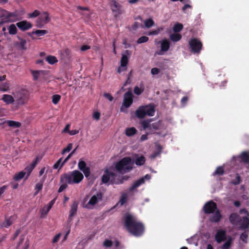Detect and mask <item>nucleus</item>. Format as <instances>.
I'll list each match as a JSON object with an SVG mask.
<instances>
[{
	"instance_id": "6ab92c4d",
	"label": "nucleus",
	"mask_w": 249,
	"mask_h": 249,
	"mask_svg": "<svg viewBox=\"0 0 249 249\" xmlns=\"http://www.w3.org/2000/svg\"><path fill=\"white\" fill-rule=\"evenodd\" d=\"M229 221L231 224L236 225L241 222V219L239 215L236 213H233L229 216Z\"/></svg>"
},
{
	"instance_id": "0e129e2a",
	"label": "nucleus",
	"mask_w": 249,
	"mask_h": 249,
	"mask_svg": "<svg viewBox=\"0 0 249 249\" xmlns=\"http://www.w3.org/2000/svg\"><path fill=\"white\" fill-rule=\"evenodd\" d=\"M104 96L109 101H112L113 99V98L112 96V95L108 93H105L104 94Z\"/></svg>"
},
{
	"instance_id": "f03ea898",
	"label": "nucleus",
	"mask_w": 249,
	"mask_h": 249,
	"mask_svg": "<svg viewBox=\"0 0 249 249\" xmlns=\"http://www.w3.org/2000/svg\"><path fill=\"white\" fill-rule=\"evenodd\" d=\"M118 177L117 174L110 171L108 168L104 170V173L102 177V182L103 183L106 184L110 181L111 184H120L124 183V180H127V178L124 176Z\"/></svg>"
},
{
	"instance_id": "4d7b16f0",
	"label": "nucleus",
	"mask_w": 249,
	"mask_h": 249,
	"mask_svg": "<svg viewBox=\"0 0 249 249\" xmlns=\"http://www.w3.org/2000/svg\"><path fill=\"white\" fill-rule=\"evenodd\" d=\"M141 124L144 129H146L149 128L150 126V124L149 122L147 120H144L142 122Z\"/></svg>"
},
{
	"instance_id": "9b49d317",
	"label": "nucleus",
	"mask_w": 249,
	"mask_h": 249,
	"mask_svg": "<svg viewBox=\"0 0 249 249\" xmlns=\"http://www.w3.org/2000/svg\"><path fill=\"white\" fill-rule=\"evenodd\" d=\"M151 176L149 174H146L144 177L139 178V179L135 181L132 185L128 189L129 192H132L134 189L139 187L140 185L143 184L145 182V180H149L151 178Z\"/></svg>"
},
{
	"instance_id": "f3484780",
	"label": "nucleus",
	"mask_w": 249,
	"mask_h": 249,
	"mask_svg": "<svg viewBox=\"0 0 249 249\" xmlns=\"http://www.w3.org/2000/svg\"><path fill=\"white\" fill-rule=\"evenodd\" d=\"M170 46V42L166 39H163L161 41L160 51L159 52H157L156 53V54H157L158 55H162L163 54L162 52L167 51L169 49Z\"/></svg>"
},
{
	"instance_id": "e433bc0d",
	"label": "nucleus",
	"mask_w": 249,
	"mask_h": 249,
	"mask_svg": "<svg viewBox=\"0 0 249 249\" xmlns=\"http://www.w3.org/2000/svg\"><path fill=\"white\" fill-rule=\"evenodd\" d=\"M181 37V35L179 34H172L170 36L171 40L174 42L178 41Z\"/></svg>"
},
{
	"instance_id": "72a5a7b5",
	"label": "nucleus",
	"mask_w": 249,
	"mask_h": 249,
	"mask_svg": "<svg viewBox=\"0 0 249 249\" xmlns=\"http://www.w3.org/2000/svg\"><path fill=\"white\" fill-rule=\"evenodd\" d=\"M26 174V172L21 171L18 173L16 174L14 177V179L15 181H19L24 178Z\"/></svg>"
},
{
	"instance_id": "423d86ee",
	"label": "nucleus",
	"mask_w": 249,
	"mask_h": 249,
	"mask_svg": "<svg viewBox=\"0 0 249 249\" xmlns=\"http://www.w3.org/2000/svg\"><path fill=\"white\" fill-rule=\"evenodd\" d=\"M29 93L26 90L21 89L18 91L15 95L17 104L23 105L26 104L29 100Z\"/></svg>"
},
{
	"instance_id": "5701e85b",
	"label": "nucleus",
	"mask_w": 249,
	"mask_h": 249,
	"mask_svg": "<svg viewBox=\"0 0 249 249\" xmlns=\"http://www.w3.org/2000/svg\"><path fill=\"white\" fill-rule=\"evenodd\" d=\"M1 100L6 104H12L15 101L13 96L9 94L3 95Z\"/></svg>"
},
{
	"instance_id": "c03bdc74",
	"label": "nucleus",
	"mask_w": 249,
	"mask_h": 249,
	"mask_svg": "<svg viewBox=\"0 0 249 249\" xmlns=\"http://www.w3.org/2000/svg\"><path fill=\"white\" fill-rule=\"evenodd\" d=\"M163 28L162 27H160L157 30H152L148 32V36H152V35H158L160 32L163 31Z\"/></svg>"
},
{
	"instance_id": "a878e982",
	"label": "nucleus",
	"mask_w": 249,
	"mask_h": 249,
	"mask_svg": "<svg viewBox=\"0 0 249 249\" xmlns=\"http://www.w3.org/2000/svg\"><path fill=\"white\" fill-rule=\"evenodd\" d=\"M31 72L33 76L34 80L36 81L37 80L40 74L41 73L44 74L45 72V71L43 70H31Z\"/></svg>"
},
{
	"instance_id": "cd10ccee",
	"label": "nucleus",
	"mask_w": 249,
	"mask_h": 249,
	"mask_svg": "<svg viewBox=\"0 0 249 249\" xmlns=\"http://www.w3.org/2000/svg\"><path fill=\"white\" fill-rule=\"evenodd\" d=\"M18 38L20 41L19 42L17 43V45L22 50H25L27 49L26 46L27 44V41L25 39L22 38L19 36L18 37Z\"/></svg>"
},
{
	"instance_id": "393cba45",
	"label": "nucleus",
	"mask_w": 249,
	"mask_h": 249,
	"mask_svg": "<svg viewBox=\"0 0 249 249\" xmlns=\"http://www.w3.org/2000/svg\"><path fill=\"white\" fill-rule=\"evenodd\" d=\"M137 130L134 127L127 128L125 129V134L128 137H131L136 134Z\"/></svg>"
},
{
	"instance_id": "a18cd8bd",
	"label": "nucleus",
	"mask_w": 249,
	"mask_h": 249,
	"mask_svg": "<svg viewBox=\"0 0 249 249\" xmlns=\"http://www.w3.org/2000/svg\"><path fill=\"white\" fill-rule=\"evenodd\" d=\"M40 12L37 10H35L33 13L28 14V18H35L40 15Z\"/></svg>"
},
{
	"instance_id": "5fc2aeb1",
	"label": "nucleus",
	"mask_w": 249,
	"mask_h": 249,
	"mask_svg": "<svg viewBox=\"0 0 249 249\" xmlns=\"http://www.w3.org/2000/svg\"><path fill=\"white\" fill-rule=\"evenodd\" d=\"M143 91V89L140 88L138 86H136L134 89V92L135 94L137 95H140L142 94V93Z\"/></svg>"
},
{
	"instance_id": "2f4dec72",
	"label": "nucleus",
	"mask_w": 249,
	"mask_h": 249,
	"mask_svg": "<svg viewBox=\"0 0 249 249\" xmlns=\"http://www.w3.org/2000/svg\"><path fill=\"white\" fill-rule=\"evenodd\" d=\"M224 169L223 166H218L215 171L213 173V176H222L224 174Z\"/></svg>"
},
{
	"instance_id": "c756f323",
	"label": "nucleus",
	"mask_w": 249,
	"mask_h": 249,
	"mask_svg": "<svg viewBox=\"0 0 249 249\" xmlns=\"http://www.w3.org/2000/svg\"><path fill=\"white\" fill-rule=\"evenodd\" d=\"M128 57L125 54H123L121 59V66L122 67H126L128 64Z\"/></svg>"
},
{
	"instance_id": "b1692460",
	"label": "nucleus",
	"mask_w": 249,
	"mask_h": 249,
	"mask_svg": "<svg viewBox=\"0 0 249 249\" xmlns=\"http://www.w3.org/2000/svg\"><path fill=\"white\" fill-rule=\"evenodd\" d=\"M249 227V218L247 216H244L242 219L241 228L242 229L245 230Z\"/></svg>"
},
{
	"instance_id": "4468645a",
	"label": "nucleus",
	"mask_w": 249,
	"mask_h": 249,
	"mask_svg": "<svg viewBox=\"0 0 249 249\" xmlns=\"http://www.w3.org/2000/svg\"><path fill=\"white\" fill-rule=\"evenodd\" d=\"M78 169L82 171L86 178H88L90 174V168L87 166L86 163L82 159H80L78 163Z\"/></svg>"
},
{
	"instance_id": "6e6552de",
	"label": "nucleus",
	"mask_w": 249,
	"mask_h": 249,
	"mask_svg": "<svg viewBox=\"0 0 249 249\" xmlns=\"http://www.w3.org/2000/svg\"><path fill=\"white\" fill-rule=\"evenodd\" d=\"M51 20L50 15L48 12H43L40 14L36 21V26L38 28H42L45 24Z\"/></svg>"
},
{
	"instance_id": "13d9d810",
	"label": "nucleus",
	"mask_w": 249,
	"mask_h": 249,
	"mask_svg": "<svg viewBox=\"0 0 249 249\" xmlns=\"http://www.w3.org/2000/svg\"><path fill=\"white\" fill-rule=\"evenodd\" d=\"M142 27V25L141 23L138 22H135L133 25L132 26V28L134 30H136L138 28Z\"/></svg>"
},
{
	"instance_id": "bb28decb",
	"label": "nucleus",
	"mask_w": 249,
	"mask_h": 249,
	"mask_svg": "<svg viewBox=\"0 0 249 249\" xmlns=\"http://www.w3.org/2000/svg\"><path fill=\"white\" fill-rule=\"evenodd\" d=\"M16 24H12L7 28L8 30V34L11 35H15L17 33L18 29L17 28Z\"/></svg>"
},
{
	"instance_id": "79ce46f5",
	"label": "nucleus",
	"mask_w": 249,
	"mask_h": 249,
	"mask_svg": "<svg viewBox=\"0 0 249 249\" xmlns=\"http://www.w3.org/2000/svg\"><path fill=\"white\" fill-rule=\"evenodd\" d=\"M240 158L244 162L247 163L249 162V155L246 152H242Z\"/></svg>"
},
{
	"instance_id": "dca6fc26",
	"label": "nucleus",
	"mask_w": 249,
	"mask_h": 249,
	"mask_svg": "<svg viewBox=\"0 0 249 249\" xmlns=\"http://www.w3.org/2000/svg\"><path fill=\"white\" fill-rule=\"evenodd\" d=\"M133 95L130 91H128L124 95L123 106L125 108L129 107L133 103Z\"/></svg>"
},
{
	"instance_id": "1a4fd4ad",
	"label": "nucleus",
	"mask_w": 249,
	"mask_h": 249,
	"mask_svg": "<svg viewBox=\"0 0 249 249\" xmlns=\"http://www.w3.org/2000/svg\"><path fill=\"white\" fill-rule=\"evenodd\" d=\"M16 12H10L4 11L2 15V21L3 22H13L18 20Z\"/></svg>"
},
{
	"instance_id": "4be33fe9",
	"label": "nucleus",
	"mask_w": 249,
	"mask_h": 249,
	"mask_svg": "<svg viewBox=\"0 0 249 249\" xmlns=\"http://www.w3.org/2000/svg\"><path fill=\"white\" fill-rule=\"evenodd\" d=\"M38 160V157H36L35 160L33 161V162L29 166H27L25 168V170L27 173V177H29L33 170L35 168L36 164H37V161Z\"/></svg>"
},
{
	"instance_id": "473e14b6",
	"label": "nucleus",
	"mask_w": 249,
	"mask_h": 249,
	"mask_svg": "<svg viewBox=\"0 0 249 249\" xmlns=\"http://www.w3.org/2000/svg\"><path fill=\"white\" fill-rule=\"evenodd\" d=\"M232 239L230 237L228 240L221 246V249H229L232 244Z\"/></svg>"
},
{
	"instance_id": "c85d7f7f",
	"label": "nucleus",
	"mask_w": 249,
	"mask_h": 249,
	"mask_svg": "<svg viewBox=\"0 0 249 249\" xmlns=\"http://www.w3.org/2000/svg\"><path fill=\"white\" fill-rule=\"evenodd\" d=\"M145 158L142 155L137 157L135 160V164L138 166L143 165L145 163Z\"/></svg>"
},
{
	"instance_id": "ddd939ff",
	"label": "nucleus",
	"mask_w": 249,
	"mask_h": 249,
	"mask_svg": "<svg viewBox=\"0 0 249 249\" xmlns=\"http://www.w3.org/2000/svg\"><path fill=\"white\" fill-rule=\"evenodd\" d=\"M103 194L101 192L98 193L96 195H94L90 198L89 201L86 206L88 209H91L90 206H94L97 204L99 201L102 200Z\"/></svg>"
},
{
	"instance_id": "8fccbe9b",
	"label": "nucleus",
	"mask_w": 249,
	"mask_h": 249,
	"mask_svg": "<svg viewBox=\"0 0 249 249\" xmlns=\"http://www.w3.org/2000/svg\"><path fill=\"white\" fill-rule=\"evenodd\" d=\"M51 209V208L47 205L45 206L41 210V216L46 215Z\"/></svg>"
},
{
	"instance_id": "ea45409f",
	"label": "nucleus",
	"mask_w": 249,
	"mask_h": 249,
	"mask_svg": "<svg viewBox=\"0 0 249 249\" xmlns=\"http://www.w3.org/2000/svg\"><path fill=\"white\" fill-rule=\"evenodd\" d=\"M127 200V195L126 193H124L122 195L120 200L119 203H120L121 205H124Z\"/></svg>"
},
{
	"instance_id": "bf43d9fd",
	"label": "nucleus",
	"mask_w": 249,
	"mask_h": 249,
	"mask_svg": "<svg viewBox=\"0 0 249 249\" xmlns=\"http://www.w3.org/2000/svg\"><path fill=\"white\" fill-rule=\"evenodd\" d=\"M60 236H61L60 233H59L57 234L56 235H55L52 240V242L53 243H55L57 242L58 241Z\"/></svg>"
},
{
	"instance_id": "603ef678",
	"label": "nucleus",
	"mask_w": 249,
	"mask_h": 249,
	"mask_svg": "<svg viewBox=\"0 0 249 249\" xmlns=\"http://www.w3.org/2000/svg\"><path fill=\"white\" fill-rule=\"evenodd\" d=\"M149 38L148 37L146 36H142L140 37L137 41V43L141 44L142 43H145L148 41Z\"/></svg>"
},
{
	"instance_id": "aec40b11",
	"label": "nucleus",
	"mask_w": 249,
	"mask_h": 249,
	"mask_svg": "<svg viewBox=\"0 0 249 249\" xmlns=\"http://www.w3.org/2000/svg\"><path fill=\"white\" fill-rule=\"evenodd\" d=\"M226 238V231L222 230H218L215 235V240L218 243L224 241Z\"/></svg>"
},
{
	"instance_id": "09e8293b",
	"label": "nucleus",
	"mask_w": 249,
	"mask_h": 249,
	"mask_svg": "<svg viewBox=\"0 0 249 249\" xmlns=\"http://www.w3.org/2000/svg\"><path fill=\"white\" fill-rule=\"evenodd\" d=\"M61 99V96L58 94H55L52 96V102L53 104H57Z\"/></svg>"
},
{
	"instance_id": "338daca9",
	"label": "nucleus",
	"mask_w": 249,
	"mask_h": 249,
	"mask_svg": "<svg viewBox=\"0 0 249 249\" xmlns=\"http://www.w3.org/2000/svg\"><path fill=\"white\" fill-rule=\"evenodd\" d=\"M70 124H67L66 125V126L64 128V129L63 130L62 132L63 133H69V132L70 131Z\"/></svg>"
},
{
	"instance_id": "3c124183",
	"label": "nucleus",
	"mask_w": 249,
	"mask_h": 249,
	"mask_svg": "<svg viewBox=\"0 0 249 249\" xmlns=\"http://www.w3.org/2000/svg\"><path fill=\"white\" fill-rule=\"evenodd\" d=\"M241 181V179L240 176L238 174H236L235 178L232 179L231 182L234 185H238L240 183Z\"/></svg>"
},
{
	"instance_id": "052dcab7",
	"label": "nucleus",
	"mask_w": 249,
	"mask_h": 249,
	"mask_svg": "<svg viewBox=\"0 0 249 249\" xmlns=\"http://www.w3.org/2000/svg\"><path fill=\"white\" fill-rule=\"evenodd\" d=\"M248 237V234L247 233L243 232L240 235V239L243 242H246V240Z\"/></svg>"
},
{
	"instance_id": "f704fd0d",
	"label": "nucleus",
	"mask_w": 249,
	"mask_h": 249,
	"mask_svg": "<svg viewBox=\"0 0 249 249\" xmlns=\"http://www.w3.org/2000/svg\"><path fill=\"white\" fill-rule=\"evenodd\" d=\"M62 175H61L60 176V182L62 183V184L61 185V186H60V187L58 190V193H61V192H63L68 187V182H65V181L63 182L62 181Z\"/></svg>"
},
{
	"instance_id": "774afa93",
	"label": "nucleus",
	"mask_w": 249,
	"mask_h": 249,
	"mask_svg": "<svg viewBox=\"0 0 249 249\" xmlns=\"http://www.w3.org/2000/svg\"><path fill=\"white\" fill-rule=\"evenodd\" d=\"M188 100V98L187 96L183 97L181 100V104L183 105H185L186 104V103L187 102Z\"/></svg>"
},
{
	"instance_id": "a19ab883",
	"label": "nucleus",
	"mask_w": 249,
	"mask_h": 249,
	"mask_svg": "<svg viewBox=\"0 0 249 249\" xmlns=\"http://www.w3.org/2000/svg\"><path fill=\"white\" fill-rule=\"evenodd\" d=\"M183 28V25L181 23H176L173 27V31L175 33H178L180 32Z\"/></svg>"
},
{
	"instance_id": "7c9ffc66",
	"label": "nucleus",
	"mask_w": 249,
	"mask_h": 249,
	"mask_svg": "<svg viewBox=\"0 0 249 249\" xmlns=\"http://www.w3.org/2000/svg\"><path fill=\"white\" fill-rule=\"evenodd\" d=\"M46 60L48 62L49 64L51 65H53L57 62L58 61L56 57L53 55H49L47 56V57L46 58Z\"/></svg>"
},
{
	"instance_id": "0eeeda50",
	"label": "nucleus",
	"mask_w": 249,
	"mask_h": 249,
	"mask_svg": "<svg viewBox=\"0 0 249 249\" xmlns=\"http://www.w3.org/2000/svg\"><path fill=\"white\" fill-rule=\"evenodd\" d=\"M189 45L191 52L194 53H199L202 48V43L196 38L191 39L189 41Z\"/></svg>"
},
{
	"instance_id": "864d4df0",
	"label": "nucleus",
	"mask_w": 249,
	"mask_h": 249,
	"mask_svg": "<svg viewBox=\"0 0 249 249\" xmlns=\"http://www.w3.org/2000/svg\"><path fill=\"white\" fill-rule=\"evenodd\" d=\"M72 148V143H69L67 145V146L63 149L62 152V154H64L65 153L69 152Z\"/></svg>"
},
{
	"instance_id": "2eb2a0df",
	"label": "nucleus",
	"mask_w": 249,
	"mask_h": 249,
	"mask_svg": "<svg viewBox=\"0 0 249 249\" xmlns=\"http://www.w3.org/2000/svg\"><path fill=\"white\" fill-rule=\"evenodd\" d=\"M16 26L20 30L25 32L31 29L33 27V24L31 22L24 20L17 22Z\"/></svg>"
},
{
	"instance_id": "f257e3e1",
	"label": "nucleus",
	"mask_w": 249,
	"mask_h": 249,
	"mask_svg": "<svg viewBox=\"0 0 249 249\" xmlns=\"http://www.w3.org/2000/svg\"><path fill=\"white\" fill-rule=\"evenodd\" d=\"M124 226L127 231L132 235L141 236L144 233L145 227L142 223L137 220L136 218L129 213L124 215Z\"/></svg>"
},
{
	"instance_id": "7ed1b4c3",
	"label": "nucleus",
	"mask_w": 249,
	"mask_h": 249,
	"mask_svg": "<svg viewBox=\"0 0 249 249\" xmlns=\"http://www.w3.org/2000/svg\"><path fill=\"white\" fill-rule=\"evenodd\" d=\"M84 178V176L79 171L74 170L62 175V181L67 182L69 184H78Z\"/></svg>"
},
{
	"instance_id": "20e7f679",
	"label": "nucleus",
	"mask_w": 249,
	"mask_h": 249,
	"mask_svg": "<svg viewBox=\"0 0 249 249\" xmlns=\"http://www.w3.org/2000/svg\"><path fill=\"white\" fill-rule=\"evenodd\" d=\"M155 110L154 106L151 104L146 106H140L136 110V115L139 119H142L146 115L153 116L155 114Z\"/></svg>"
},
{
	"instance_id": "58836bf2",
	"label": "nucleus",
	"mask_w": 249,
	"mask_h": 249,
	"mask_svg": "<svg viewBox=\"0 0 249 249\" xmlns=\"http://www.w3.org/2000/svg\"><path fill=\"white\" fill-rule=\"evenodd\" d=\"M8 125L12 127L18 128L21 126V123L18 122L14 121H8L7 122Z\"/></svg>"
},
{
	"instance_id": "9d476101",
	"label": "nucleus",
	"mask_w": 249,
	"mask_h": 249,
	"mask_svg": "<svg viewBox=\"0 0 249 249\" xmlns=\"http://www.w3.org/2000/svg\"><path fill=\"white\" fill-rule=\"evenodd\" d=\"M217 209V204L212 200L206 203L203 206V211L206 214L213 213Z\"/></svg>"
},
{
	"instance_id": "39448f33",
	"label": "nucleus",
	"mask_w": 249,
	"mask_h": 249,
	"mask_svg": "<svg viewBox=\"0 0 249 249\" xmlns=\"http://www.w3.org/2000/svg\"><path fill=\"white\" fill-rule=\"evenodd\" d=\"M131 159L129 157H124L120 161L116 162L115 165V168L118 172H121L123 170L129 172L132 169V166L130 164Z\"/></svg>"
},
{
	"instance_id": "f8f14e48",
	"label": "nucleus",
	"mask_w": 249,
	"mask_h": 249,
	"mask_svg": "<svg viewBox=\"0 0 249 249\" xmlns=\"http://www.w3.org/2000/svg\"><path fill=\"white\" fill-rule=\"evenodd\" d=\"M109 6L115 17L121 15L123 13L122 6L117 1L109 3Z\"/></svg>"
},
{
	"instance_id": "de8ad7c7",
	"label": "nucleus",
	"mask_w": 249,
	"mask_h": 249,
	"mask_svg": "<svg viewBox=\"0 0 249 249\" xmlns=\"http://www.w3.org/2000/svg\"><path fill=\"white\" fill-rule=\"evenodd\" d=\"M35 35L38 36H43L45 34H47L48 32L45 30H37L35 31Z\"/></svg>"
},
{
	"instance_id": "a211bd4d",
	"label": "nucleus",
	"mask_w": 249,
	"mask_h": 249,
	"mask_svg": "<svg viewBox=\"0 0 249 249\" xmlns=\"http://www.w3.org/2000/svg\"><path fill=\"white\" fill-rule=\"evenodd\" d=\"M78 203L76 201H73L71 206V210L69 215L68 220L71 222L72 219V217L76 214L78 209Z\"/></svg>"
},
{
	"instance_id": "37998d69",
	"label": "nucleus",
	"mask_w": 249,
	"mask_h": 249,
	"mask_svg": "<svg viewBox=\"0 0 249 249\" xmlns=\"http://www.w3.org/2000/svg\"><path fill=\"white\" fill-rule=\"evenodd\" d=\"M154 24V22L152 18H148L144 21V25L146 28L151 27Z\"/></svg>"
},
{
	"instance_id": "412c9836",
	"label": "nucleus",
	"mask_w": 249,
	"mask_h": 249,
	"mask_svg": "<svg viewBox=\"0 0 249 249\" xmlns=\"http://www.w3.org/2000/svg\"><path fill=\"white\" fill-rule=\"evenodd\" d=\"M222 218V215L219 210H217L215 213L210 216L209 220L211 222L218 223Z\"/></svg>"
},
{
	"instance_id": "69168bd1",
	"label": "nucleus",
	"mask_w": 249,
	"mask_h": 249,
	"mask_svg": "<svg viewBox=\"0 0 249 249\" xmlns=\"http://www.w3.org/2000/svg\"><path fill=\"white\" fill-rule=\"evenodd\" d=\"M62 159V158L59 159L57 161V162L53 165V169H56L59 168V167L60 166V163L61 162Z\"/></svg>"
},
{
	"instance_id": "6e6d98bb",
	"label": "nucleus",
	"mask_w": 249,
	"mask_h": 249,
	"mask_svg": "<svg viewBox=\"0 0 249 249\" xmlns=\"http://www.w3.org/2000/svg\"><path fill=\"white\" fill-rule=\"evenodd\" d=\"M113 242L112 241L106 239L103 242V246L107 248H110L112 246Z\"/></svg>"
},
{
	"instance_id": "e2e57ef3",
	"label": "nucleus",
	"mask_w": 249,
	"mask_h": 249,
	"mask_svg": "<svg viewBox=\"0 0 249 249\" xmlns=\"http://www.w3.org/2000/svg\"><path fill=\"white\" fill-rule=\"evenodd\" d=\"M72 154H69V155L65 158V159L63 160V161L62 162L59 168H61L64 164L67 162V161L71 157Z\"/></svg>"
},
{
	"instance_id": "680f3d73",
	"label": "nucleus",
	"mask_w": 249,
	"mask_h": 249,
	"mask_svg": "<svg viewBox=\"0 0 249 249\" xmlns=\"http://www.w3.org/2000/svg\"><path fill=\"white\" fill-rule=\"evenodd\" d=\"M160 70L157 68H152L151 70V72L153 75H156L159 73Z\"/></svg>"
},
{
	"instance_id": "4c0bfd02",
	"label": "nucleus",
	"mask_w": 249,
	"mask_h": 249,
	"mask_svg": "<svg viewBox=\"0 0 249 249\" xmlns=\"http://www.w3.org/2000/svg\"><path fill=\"white\" fill-rule=\"evenodd\" d=\"M14 216H11L9 218L6 219L5 222L3 223V226L5 228H8L13 223Z\"/></svg>"
},
{
	"instance_id": "c9c22d12",
	"label": "nucleus",
	"mask_w": 249,
	"mask_h": 249,
	"mask_svg": "<svg viewBox=\"0 0 249 249\" xmlns=\"http://www.w3.org/2000/svg\"><path fill=\"white\" fill-rule=\"evenodd\" d=\"M9 83L8 82H6L2 84H0V91H7L9 89Z\"/></svg>"
},
{
	"instance_id": "49530a36",
	"label": "nucleus",
	"mask_w": 249,
	"mask_h": 249,
	"mask_svg": "<svg viewBox=\"0 0 249 249\" xmlns=\"http://www.w3.org/2000/svg\"><path fill=\"white\" fill-rule=\"evenodd\" d=\"M42 188L43 182L37 183L35 186L36 192L35 193V195H37L38 193V192L42 189Z\"/></svg>"
}]
</instances>
